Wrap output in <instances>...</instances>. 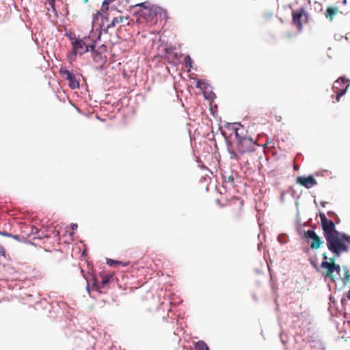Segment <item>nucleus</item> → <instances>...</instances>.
I'll return each mask as SVG.
<instances>
[{
    "mask_svg": "<svg viewBox=\"0 0 350 350\" xmlns=\"http://www.w3.org/2000/svg\"><path fill=\"white\" fill-rule=\"evenodd\" d=\"M70 39L72 40V45L74 56L77 54L83 55L89 51V46L83 42V40H74L72 38Z\"/></svg>",
    "mask_w": 350,
    "mask_h": 350,
    "instance_id": "obj_6",
    "label": "nucleus"
},
{
    "mask_svg": "<svg viewBox=\"0 0 350 350\" xmlns=\"http://www.w3.org/2000/svg\"><path fill=\"white\" fill-rule=\"evenodd\" d=\"M343 36L339 33H335L334 36V40L336 41H340L343 38Z\"/></svg>",
    "mask_w": 350,
    "mask_h": 350,
    "instance_id": "obj_26",
    "label": "nucleus"
},
{
    "mask_svg": "<svg viewBox=\"0 0 350 350\" xmlns=\"http://www.w3.org/2000/svg\"><path fill=\"white\" fill-rule=\"evenodd\" d=\"M312 6L317 12H321L323 11V5L321 3L314 1Z\"/></svg>",
    "mask_w": 350,
    "mask_h": 350,
    "instance_id": "obj_21",
    "label": "nucleus"
},
{
    "mask_svg": "<svg viewBox=\"0 0 350 350\" xmlns=\"http://www.w3.org/2000/svg\"><path fill=\"white\" fill-rule=\"evenodd\" d=\"M342 271L337 275L334 284L336 287L341 291L350 283V270L347 265H342Z\"/></svg>",
    "mask_w": 350,
    "mask_h": 350,
    "instance_id": "obj_5",
    "label": "nucleus"
},
{
    "mask_svg": "<svg viewBox=\"0 0 350 350\" xmlns=\"http://www.w3.org/2000/svg\"><path fill=\"white\" fill-rule=\"evenodd\" d=\"M60 74L69 81V86L71 89H76L79 88V82L77 80L75 75L67 70L65 67L61 68L59 70Z\"/></svg>",
    "mask_w": 350,
    "mask_h": 350,
    "instance_id": "obj_7",
    "label": "nucleus"
},
{
    "mask_svg": "<svg viewBox=\"0 0 350 350\" xmlns=\"http://www.w3.org/2000/svg\"><path fill=\"white\" fill-rule=\"evenodd\" d=\"M107 263L109 266L118 265L117 260H112V259H108L107 261Z\"/></svg>",
    "mask_w": 350,
    "mask_h": 350,
    "instance_id": "obj_25",
    "label": "nucleus"
},
{
    "mask_svg": "<svg viewBox=\"0 0 350 350\" xmlns=\"http://www.w3.org/2000/svg\"><path fill=\"white\" fill-rule=\"evenodd\" d=\"M142 8L138 12L137 22L139 24H146L149 26H153L158 21V16L162 14H165V11L160 7L151 5L148 2H144L137 5Z\"/></svg>",
    "mask_w": 350,
    "mask_h": 350,
    "instance_id": "obj_3",
    "label": "nucleus"
},
{
    "mask_svg": "<svg viewBox=\"0 0 350 350\" xmlns=\"http://www.w3.org/2000/svg\"><path fill=\"white\" fill-rule=\"evenodd\" d=\"M0 235L1 236H3V237H12V234L8 233V232H6L5 231H1L0 230Z\"/></svg>",
    "mask_w": 350,
    "mask_h": 350,
    "instance_id": "obj_27",
    "label": "nucleus"
},
{
    "mask_svg": "<svg viewBox=\"0 0 350 350\" xmlns=\"http://www.w3.org/2000/svg\"><path fill=\"white\" fill-rule=\"evenodd\" d=\"M128 19H129L128 16H120L118 17H115L112 20L111 23L107 25V29L112 28V27H115L117 24L123 22L124 20H128Z\"/></svg>",
    "mask_w": 350,
    "mask_h": 350,
    "instance_id": "obj_14",
    "label": "nucleus"
},
{
    "mask_svg": "<svg viewBox=\"0 0 350 350\" xmlns=\"http://www.w3.org/2000/svg\"><path fill=\"white\" fill-rule=\"evenodd\" d=\"M328 250L335 258H340L342 253L349 251L350 235L338 231L336 226L323 233Z\"/></svg>",
    "mask_w": 350,
    "mask_h": 350,
    "instance_id": "obj_1",
    "label": "nucleus"
},
{
    "mask_svg": "<svg viewBox=\"0 0 350 350\" xmlns=\"http://www.w3.org/2000/svg\"><path fill=\"white\" fill-rule=\"evenodd\" d=\"M112 278V275L109 274H104L101 275V282L100 286L99 288L104 287L107 284H108L110 280Z\"/></svg>",
    "mask_w": 350,
    "mask_h": 350,
    "instance_id": "obj_18",
    "label": "nucleus"
},
{
    "mask_svg": "<svg viewBox=\"0 0 350 350\" xmlns=\"http://www.w3.org/2000/svg\"><path fill=\"white\" fill-rule=\"evenodd\" d=\"M55 0H48V3H49V5H50L53 9H54V8H55Z\"/></svg>",
    "mask_w": 350,
    "mask_h": 350,
    "instance_id": "obj_29",
    "label": "nucleus"
},
{
    "mask_svg": "<svg viewBox=\"0 0 350 350\" xmlns=\"http://www.w3.org/2000/svg\"><path fill=\"white\" fill-rule=\"evenodd\" d=\"M185 62L187 66H189V68L192 67L191 59L189 55L185 57Z\"/></svg>",
    "mask_w": 350,
    "mask_h": 350,
    "instance_id": "obj_23",
    "label": "nucleus"
},
{
    "mask_svg": "<svg viewBox=\"0 0 350 350\" xmlns=\"http://www.w3.org/2000/svg\"><path fill=\"white\" fill-rule=\"evenodd\" d=\"M77 228V224H73V225H72V229H73V230H74V229H75V228Z\"/></svg>",
    "mask_w": 350,
    "mask_h": 350,
    "instance_id": "obj_38",
    "label": "nucleus"
},
{
    "mask_svg": "<svg viewBox=\"0 0 350 350\" xmlns=\"http://www.w3.org/2000/svg\"><path fill=\"white\" fill-rule=\"evenodd\" d=\"M11 237L14 239H16V240H17V241H19V236L18 235H12V234Z\"/></svg>",
    "mask_w": 350,
    "mask_h": 350,
    "instance_id": "obj_32",
    "label": "nucleus"
},
{
    "mask_svg": "<svg viewBox=\"0 0 350 350\" xmlns=\"http://www.w3.org/2000/svg\"><path fill=\"white\" fill-rule=\"evenodd\" d=\"M306 224H298L297 230L299 234L301 237L302 239H306V231L305 230Z\"/></svg>",
    "mask_w": 350,
    "mask_h": 350,
    "instance_id": "obj_17",
    "label": "nucleus"
},
{
    "mask_svg": "<svg viewBox=\"0 0 350 350\" xmlns=\"http://www.w3.org/2000/svg\"><path fill=\"white\" fill-rule=\"evenodd\" d=\"M348 88H349V83L340 92L334 91V93L336 94V95L335 96L332 95V98L334 97L336 100L337 102H338L340 100V98L346 94Z\"/></svg>",
    "mask_w": 350,
    "mask_h": 350,
    "instance_id": "obj_15",
    "label": "nucleus"
},
{
    "mask_svg": "<svg viewBox=\"0 0 350 350\" xmlns=\"http://www.w3.org/2000/svg\"><path fill=\"white\" fill-rule=\"evenodd\" d=\"M347 0H342V3L343 5H346V4H347Z\"/></svg>",
    "mask_w": 350,
    "mask_h": 350,
    "instance_id": "obj_37",
    "label": "nucleus"
},
{
    "mask_svg": "<svg viewBox=\"0 0 350 350\" xmlns=\"http://www.w3.org/2000/svg\"><path fill=\"white\" fill-rule=\"evenodd\" d=\"M345 298L348 299H350V290L346 293L345 294V298H342L341 299V302L342 304L343 303V301L345 300Z\"/></svg>",
    "mask_w": 350,
    "mask_h": 350,
    "instance_id": "obj_28",
    "label": "nucleus"
},
{
    "mask_svg": "<svg viewBox=\"0 0 350 350\" xmlns=\"http://www.w3.org/2000/svg\"><path fill=\"white\" fill-rule=\"evenodd\" d=\"M326 204H327V202H326L325 201H321V205L323 207H325Z\"/></svg>",
    "mask_w": 350,
    "mask_h": 350,
    "instance_id": "obj_33",
    "label": "nucleus"
},
{
    "mask_svg": "<svg viewBox=\"0 0 350 350\" xmlns=\"http://www.w3.org/2000/svg\"><path fill=\"white\" fill-rule=\"evenodd\" d=\"M323 260L321 263V267L326 269V273H323L325 279H329L334 284L336 281L337 275L342 271V266L335 263L337 258L332 256L328 258L326 253L322 254Z\"/></svg>",
    "mask_w": 350,
    "mask_h": 350,
    "instance_id": "obj_4",
    "label": "nucleus"
},
{
    "mask_svg": "<svg viewBox=\"0 0 350 350\" xmlns=\"http://www.w3.org/2000/svg\"><path fill=\"white\" fill-rule=\"evenodd\" d=\"M284 239L285 237H282V236H279L278 237V241L280 242V243H285L286 241H282V239Z\"/></svg>",
    "mask_w": 350,
    "mask_h": 350,
    "instance_id": "obj_31",
    "label": "nucleus"
},
{
    "mask_svg": "<svg viewBox=\"0 0 350 350\" xmlns=\"http://www.w3.org/2000/svg\"><path fill=\"white\" fill-rule=\"evenodd\" d=\"M310 263L317 269H318V267L316 265V264L314 263V262L312 260L310 261Z\"/></svg>",
    "mask_w": 350,
    "mask_h": 350,
    "instance_id": "obj_34",
    "label": "nucleus"
},
{
    "mask_svg": "<svg viewBox=\"0 0 350 350\" xmlns=\"http://www.w3.org/2000/svg\"><path fill=\"white\" fill-rule=\"evenodd\" d=\"M297 183L306 187V176H299L297 178Z\"/></svg>",
    "mask_w": 350,
    "mask_h": 350,
    "instance_id": "obj_22",
    "label": "nucleus"
},
{
    "mask_svg": "<svg viewBox=\"0 0 350 350\" xmlns=\"http://www.w3.org/2000/svg\"><path fill=\"white\" fill-rule=\"evenodd\" d=\"M195 350H209L207 345L202 340L198 341L194 346Z\"/></svg>",
    "mask_w": 350,
    "mask_h": 350,
    "instance_id": "obj_16",
    "label": "nucleus"
},
{
    "mask_svg": "<svg viewBox=\"0 0 350 350\" xmlns=\"http://www.w3.org/2000/svg\"><path fill=\"white\" fill-rule=\"evenodd\" d=\"M317 185V180L312 174H308V189Z\"/></svg>",
    "mask_w": 350,
    "mask_h": 350,
    "instance_id": "obj_19",
    "label": "nucleus"
},
{
    "mask_svg": "<svg viewBox=\"0 0 350 350\" xmlns=\"http://www.w3.org/2000/svg\"><path fill=\"white\" fill-rule=\"evenodd\" d=\"M327 214L329 217H332L336 220V222H335L336 224L340 223V219L338 217V215L335 212H334L332 211H327Z\"/></svg>",
    "mask_w": 350,
    "mask_h": 350,
    "instance_id": "obj_20",
    "label": "nucleus"
},
{
    "mask_svg": "<svg viewBox=\"0 0 350 350\" xmlns=\"http://www.w3.org/2000/svg\"><path fill=\"white\" fill-rule=\"evenodd\" d=\"M230 204H234L237 206V210L234 211V217H239L242 213L243 201L237 197H233L230 199Z\"/></svg>",
    "mask_w": 350,
    "mask_h": 350,
    "instance_id": "obj_12",
    "label": "nucleus"
},
{
    "mask_svg": "<svg viewBox=\"0 0 350 350\" xmlns=\"http://www.w3.org/2000/svg\"><path fill=\"white\" fill-rule=\"evenodd\" d=\"M108 5V3L106 2V1H104L103 3V6Z\"/></svg>",
    "mask_w": 350,
    "mask_h": 350,
    "instance_id": "obj_36",
    "label": "nucleus"
},
{
    "mask_svg": "<svg viewBox=\"0 0 350 350\" xmlns=\"http://www.w3.org/2000/svg\"><path fill=\"white\" fill-rule=\"evenodd\" d=\"M108 5V3L106 2V1H104L103 3V6Z\"/></svg>",
    "mask_w": 350,
    "mask_h": 350,
    "instance_id": "obj_35",
    "label": "nucleus"
},
{
    "mask_svg": "<svg viewBox=\"0 0 350 350\" xmlns=\"http://www.w3.org/2000/svg\"><path fill=\"white\" fill-rule=\"evenodd\" d=\"M314 202L317 204V202H316L315 198L314 199Z\"/></svg>",
    "mask_w": 350,
    "mask_h": 350,
    "instance_id": "obj_42",
    "label": "nucleus"
},
{
    "mask_svg": "<svg viewBox=\"0 0 350 350\" xmlns=\"http://www.w3.org/2000/svg\"><path fill=\"white\" fill-rule=\"evenodd\" d=\"M239 129L234 128L236 142L228 146V152L231 159L239 160L243 155L256 150L257 144L251 137L241 136Z\"/></svg>",
    "mask_w": 350,
    "mask_h": 350,
    "instance_id": "obj_2",
    "label": "nucleus"
},
{
    "mask_svg": "<svg viewBox=\"0 0 350 350\" xmlns=\"http://www.w3.org/2000/svg\"><path fill=\"white\" fill-rule=\"evenodd\" d=\"M319 217L323 233L336 226L335 221L327 219L324 213L320 212Z\"/></svg>",
    "mask_w": 350,
    "mask_h": 350,
    "instance_id": "obj_11",
    "label": "nucleus"
},
{
    "mask_svg": "<svg viewBox=\"0 0 350 350\" xmlns=\"http://www.w3.org/2000/svg\"><path fill=\"white\" fill-rule=\"evenodd\" d=\"M349 83L350 85V80L345 76H341L337 79L332 85L333 91L340 92Z\"/></svg>",
    "mask_w": 350,
    "mask_h": 350,
    "instance_id": "obj_10",
    "label": "nucleus"
},
{
    "mask_svg": "<svg viewBox=\"0 0 350 350\" xmlns=\"http://www.w3.org/2000/svg\"><path fill=\"white\" fill-rule=\"evenodd\" d=\"M229 180H230L231 181H233L234 180V178L231 176L229 177Z\"/></svg>",
    "mask_w": 350,
    "mask_h": 350,
    "instance_id": "obj_40",
    "label": "nucleus"
},
{
    "mask_svg": "<svg viewBox=\"0 0 350 350\" xmlns=\"http://www.w3.org/2000/svg\"><path fill=\"white\" fill-rule=\"evenodd\" d=\"M338 12V9L336 7L329 6L327 8L326 11L325 12V16L329 21H332L334 18V16Z\"/></svg>",
    "mask_w": 350,
    "mask_h": 350,
    "instance_id": "obj_13",
    "label": "nucleus"
},
{
    "mask_svg": "<svg viewBox=\"0 0 350 350\" xmlns=\"http://www.w3.org/2000/svg\"><path fill=\"white\" fill-rule=\"evenodd\" d=\"M118 265H120L123 267H126L129 265V262H122V261H118L117 260Z\"/></svg>",
    "mask_w": 350,
    "mask_h": 350,
    "instance_id": "obj_30",
    "label": "nucleus"
},
{
    "mask_svg": "<svg viewBox=\"0 0 350 350\" xmlns=\"http://www.w3.org/2000/svg\"><path fill=\"white\" fill-rule=\"evenodd\" d=\"M0 256H3V257L6 256V250L1 245H0Z\"/></svg>",
    "mask_w": 350,
    "mask_h": 350,
    "instance_id": "obj_24",
    "label": "nucleus"
},
{
    "mask_svg": "<svg viewBox=\"0 0 350 350\" xmlns=\"http://www.w3.org/2000/svg\"><path fill=\"white\" fill-rule=\"evenodd\" d=\"M311 239L310 247L312 249H319L323 244L321 237L317 234L314 229L308 230V241Z\"/></svg>",
    "mask_w": 350,
    "mask_h": 350,
    "instance_id": "obj_8",
    "label": "nucleus"
},
{
    "mask_svg": "<svg viewBox=\"0 0 350 350\" xmlns=\"http://www.w3.org/2000/svg\"><path fill=\"white\" fill-rule=\"evenodd\" d=\"M90 47L91 50H94V45H91V46H90Z\"/></svg>",
    "mask_w": 350,
    "mask_h": 350,
    "instance_id": "obj_39",
    "label": "nucleus"
},
{
    "mask_svg": "<svg viewBox=\"0 0 350 350\" xmlns=\"http://www.w3.org/2000/svg\"><path fill=\"white\" fill-rule=\"evenodd\" d=\"M293 16V23L297 27V29L300 31L303 29L302 24L301 23V18L306 15L304 13V8H301L296 11H293L292 13Z\"/></svg>",
    "mask_w": 350,
    "mask_h": 350,
    "instance_id": "obj_9",
    "label": "nucleus"
},
{
    "mask_svg": "<svg viewBox=\"0 0 350 350\" xmlns=\"http://www.w3.org/2000/svg\"><path fill=\"white\" fill-rule=\"evenodd\" d=\"M307 3H308V4H310V0H308Z\"/></svg>",
    "mask_w": 350,
    "mask_h": 350,
    "instance_id": "obj_41",
    "label": "nucleus"
}]
</instances>
